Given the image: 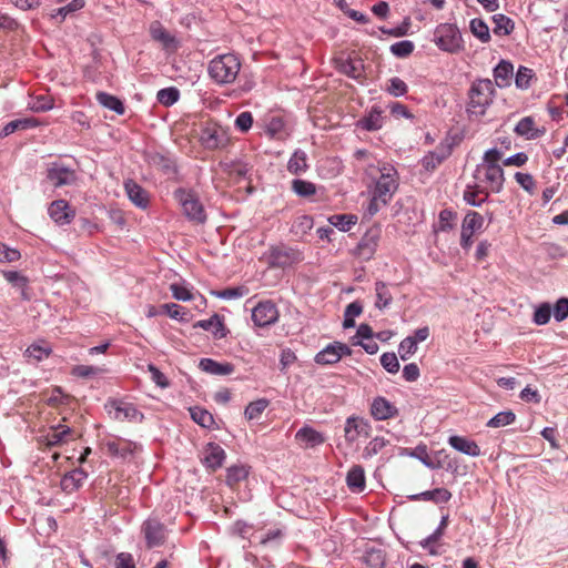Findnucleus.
<instances>
[{
	"instance_id": "1",
	"label": "nucleus",
	"mask_w": 568,
	"mask_h": 568,
	"mask_svg": "<svg viewBox=\"0 0 568 568\" xmlns=\"http://www.w3.org/2000/svg\"><path fill=\"white\" fill-rule=\"evenodd\" d=\"M43 400L49 407L57 409L60 419L55 422V418L49 424V432L44 436L45 444L48 446H54L67 440L71 436V427L69 422V410H73L77 406V400L68 395H64L60 388H53L43 394Z\"/></svg>"
},
{
	"instance_id": "2",
	"label": "nucleus",
	"mask_w": 568,
	"mask_h": 568,
	"mask_svg": "<svg viewBox=\"0 0 568 568\" xmlns=\"http://www.w3.org/2000/svg\"><path fill=\"white\" fill-rule=\"evenodd\" d=\"M367 174L375 180L367 211L371 215L376 214L382 206H385L397 190V173L392 166H383L377 170H369Z\"/></svg>"
},
{
	"instance_id": "3",
	"label": "nucleus",
	"mask_w": 568,
	"mask_h": 568,
	"mask_svg": "<svg viewBox=\"0 0 568 568\" xmlns=\"http://www.w3.org/2000/svg\"><path fill=\"white\" fill-rule=\"evenodd\" d=\"M501 153L498 150H489L485 153L483 162L477 166L474 179L478 186L491 192H499L504 184V172L498 164Z\"/></svg>"
},
{
	"instance_id": "4",
	"label": "nucleus",
	"mask_w": 568,
	"mask_h": 568,
	"mask_svg": "<svg viewBox=\"0 0 568 568\" xmlns=\"http://www.w3.org/2000/svg\"><path fill=\"white\" fill-rule=\"evenodd\" d=\"M495 94L494 83L489 79L473 83L469 91L468 113L470 118L479 119L493 102Z\"/></svg>"
},
{
	"instance_id": "5",
	"label": "nucleus",
	"mask_w": 568,
	"mask_h": 568,
	"mask_svg": "<svg viewBox=\"0 0 568 568\" xmlns=\"http://www.w3.org/2000/svg\"><path fill=\"white\" fill-rule=\"evenodd\" d=\"M240 61L234 54L214 58L209 67L211 77L219 83H231L240 71Z\"/></svg>"
},
{
	"instance_id": "6",
	"label": "nucleus",
	"mask_w": 568,
	"mask_h": 568,
	"mask_svg": "<svg viewBox=\"0 0 568 568\" xmlns=\"http://www.w3.org/2000/svg\"><path fill=\"white\" fill-rule=\"evenodd\" d=\"M200 129V140L207 149L224 148L230 141L229 129L223 128L211 119H202Z\"/></svg>"
},
{
	"instance_id": "7",
	"label": "nucleus",
	"mask_w": 568,
	"mask_h": 568,
	"mask_svg": "<svg viewBox=\"0 0 568 568\" xmlns=\"http://www.w3.org/2000/svg\"><path fill=\"white\" fill-rule=\"evenodd\" d=\"M435 42L437 45L448 52H455L460 48L462 37L459 30L448 23L440 24L436 28Z\"/></svg>"
},
{
	"instance_id": "8",
	"label": "nucleus",
	"mask_w": 568,
	"mask_h": 568,
	"mask_svg": "<svg viewBox=\"0 0 568 568\" xmlns=\"http://www.w3.org/2000/svg\"><path fill=\"white\" fill-rule=\"evenodd\" d=\"M103 448L109 455L123 459L133 456L140 450V446L136 443L118 436H110L105 438L103 442Z\"/></svg>"
},
{
	"instance_id": "9",
	"label": "nucleus",
	"mask_w": 568,
	"mask_h": 568,
	"mask_svg": "<svg viewBox=\"0 0 568 568\" xmlns=\"http://www.w3.org/2000/svg\"><path fill=\"white\" fill-rule=\"evenodd\" d=\"M175 197L180 202L184 214L195 221L203 222L205 219L202 204L196 199L195 194L191 191L179 190L175 192Z\"/></svg>"
},
{
	"instance_id": "10",
	"label": "nucleus",
	"mask_w": 568,
	"mask_h": 568,
	"mask_svg": "<svg viewBox=\"0 0 568 568\" xmlns=\"http://www.w3.org/2000/svg\"><path fill=\"white\" fill-rule=\"evenodd\" d=\"M270 264L274 267L285 268L288 267L302 260V255L298 251L286 247L278 246L274 247L270 254Z\"/></svg>"
},
{
	"instance_id": "11",
	"label": "nucleus",
	"mask_w": 568,
	"mask_h": 568,
	"mask_svg": "<svg viewBox=\"0 0 568 568\" xmlns=\"http://www.w3.org/2000/svg\"><path fill=\"white\" fill-rule=\"evenodd\" d=\"M149 32L152 40L159 42L165 51L172 52L178 49L176 38L160 21L151 22Z\"/></svg>"
},
{
	"instance_id": "12",
	"label": "nucleus",
	"mask_w": 568,
	"mask_h": 568,
	"mask_svg": "<svg viewBox=\"0 0 568 568\" xmlns=\"http://www.w3.org/2000/svg\"><path fill=\"white\" fill-rule=\"evenodd\" d=\"M105 409L109 416L115 420H136L141 417V414L136 410V408L129 403L110 400L105 405Z\"/></svg>"
},
{
	"instance_id": "13",
	"label": "nucleus",
	"mask_w": 568,
	"mask_h": 568,
	"mask_svg": "<svg viewBox=\"0 0 568 568\" xmlns=\"http://www.w3.org/2000/svg\"><path fill=\"white\" fill-rule=\"evenodd\" d=\"M278 311L270 301L258 303L252 311V320L256 326L263 327L276 322Z\"/></svg>"
},
{
	"instance_id": "14",
	"label": "nucleus",
	"mask_w": 568,
	"mask_h": 568,
	"mask_svg": "<svg viewBox=\"0 0 568 568\" xmlns=\"http://www.w3.org/2000/svg\"><path fill=\"white\" fill-rule=\"evenodd\" d=\"M348 353L349 349L346 345L341 343H334L328 345L322 352H320L315 357V362L322 365L335 364L342 358L343 355H346Z\"/></svg>"
},
{
	"instance_id": "15",
	"label": "nucleus",
	"mask_w": 568,
	"mask_h": 568,
	"mask_svg": "<svg viewBox=\"0 0 568 568\" xmlns=\"http://www.w3.org/2000/svg\"><path fill=\"white\" fill-rule=\"evenodd\" d=\"M371 432L369 423L361 417H349L345 424V438L348 442H355L359 436H368Z\"/></svg>"
},
{
	"instance_id": "16",
	"label": "nucleus",
	"mask_w": 568,
	"mask_h": 568,
	"mask_svg": "<svg viewBox=\"0 0 568 568\" xmlns=\"http://www.w3.org/2000/svg\"><path fill=\"white\" fill-rule=\"evenodd\" d=\"M334 63L339 72L351 78L358 79L363 74L364 65L361 59L338 57L334 59Z\"/></svg>"
},
{
	"instance_id": "17",
	"label": "nucleus",
	"mask_w": 568,
	"mask_h": 568,
	"mask_svg": "<svg viewBox=\"0 0 568 568\" xmlns=\"http://www.w3.org/2000/svg\"><path fill=\"white\" fill-rule=\"evenodd\" d=\"M199 367L211 375L226 376L234 372V366L226 362H216L211 358H202L199 363Z\"/></svg>"
},
{
	"instance_id": "18",
	"label": "nucleus",
	"mask_w": 568,
	"mask_h": 568,
	"mask_svg": "<svg viewBox=\"0 0 568 568\" xmlns=\"http://www.w3.org/2000/svg\"><path fill=\"white\" fill-rule=\"evenodd\" d=\"M371 413L375 419L385 420L394 417L397 414V409L384 397H377L372 403Z\"/></svg>"
},
{
	"instance_id": "19",
	"label": "nucleus",
	"mask_w": 568,
	"mask_h": 568,
	"mask_svg": "<svg viewBox=\"0 0 568 568\" xmlns=\"http://www.w3.org/2000/svg\"><path fill=\"white\" fill-rule=\"evenodd\" d=\"M144 537L148 544V547H155L161 545L164 538V530L162 525L154 520H148L143 526Z\"/></svg>"
},
{
	"instance_id": "20",
	"label": "nucleus",
	"mask_w": 568,
	"mask_h": 568,
	"mask_svg": "<svg viewBox=\"0 0 568 568\" xmlns=\"http://www.w3.org/2000/svg\"><path fill=\"white\" fill-rule=\"evenodd\" d=\"M48 179L55 186L72 184L75 180L74 172L61 165H54L49 170Z\"/></svg>"
},
{
	"instance_id": "21",
	"label": "nucleus",
	"mask_w": 568,
	"mask_h": 568,
	"mask_svg": "<svg viewBox=\"0 0 568 568\" xmlns=\"http://www.w3.org/2000/svg\"><path fill=\"white\" fill-rule=\"evenodd\" d=\"M49 214L57 223H68L73 217L74 212L63 200L54 201L49 207Z\"/></svg>"
},
{
	"instance_id": "22",
	"label": "nucleus",
	"mask_w": 568,
	"mask_h": 568,
	"mask_svg": "<svg viewBox=\"0 0 568 568\" xmlns=\"http://www.w3.org/2000/svg\"><path fill=\"white\" fill-rule=\"evenodd\" d=\"M448 443L452 447H454L456 450L462 452L469 456H479L480 455V448L478 445L466 437L462 436H450L448 439Z\"/></svg>"
},
{
	"instance_id": "23",
	"label": "nucleus",
	"mask_w": 568,
	"mask_h": 568,
	"mask_svg": "<svg viewBox=\"0 0 568 568\" xmlns=\"http://www.w3.org/2000/svg\"><path fill=\"white\" fill-rule=\"evenodd\" d=\"M449 154L450 146L442 145L423 159V168L428 172L434 171Z\"/></svg>"
},
{
	"instance_id": "24",
	"label": "nucleus",
	"mask_w": 568,
	"mask_h": 568,
	"mask_svg": "<svg viewBox=\"0 0 568 568\" xmlns=\"http://www.w3.org/2000/svg\"><path fill=\"white\" fill-rule=\"evenodd\" d=\"M125 192L128 197L139 207L145 209L149 203L148 193L135 182L128 181L125 183Z\"/></svg>"
},
{
	"instance_id": "25",
	"label": "nucleus",
	"mask_w": 568,
	"mask_h": 568,
	"mask_svg": "<svg viewBox=\"0 0 568 568\" xmlns=\"http://www.w3.org/2000/svg\"><path fill=\"white\" fill-rule=\"evenodd\" d=\"M514 75V67L508 61H500L494 69L495 82L499 88L508 87Z\"/></svg>"
},
{
	"instance_id": "26",
	"label": "nucleus",
	"mask_w": 568,
	"mask_h": 568,
	"mask_svg": "<svg viewBox=\"0 0 568 568\" xmlns=\"http://www.w3.org/2000/svg\"><path fill=\"white\" fill-rule=\"evenodd\" d=\"M224 457V450L219 445L210 444L204 450V463L212 470L222 465Z\"/></svg>"
},
{
	"instance_id": "27",
	"label": "nucleus",
	"mask_w": 568,
	"mask_h": 568,
	"mask_svg": "<svg viewBox=\"0 0 568 568\" xmlns=\"http://www.w3.org/2000/svg\"><path fill=\"white\" fill-rule=\"evenodd\" d=\"M296 439L305 447H314L324 442L322 434L308 426L301 428L296 433Z\"/></svg>"
},
{
	"instance_id": "28",
	"label": "nucleus",
	"mask_w": 568,
	"mask_h": 568,
	"mask_svg": "<svg viewBox=\"0 0 568 568\" xmlns=\"http://www.w3.org/2000/svg\"><path fill=\"white\" fill-rule=\"evenodd\" d=\"M346 481L353 491H362L365 488L364 469L358 465L353 466L347 474Z\"/></svg>"
},
{
	"instance_id": "29",
	"label": "nucleus",
	"mask_w": 568,
	"mask_h": 568,
	"mask_svg": "<svg viewBox=\"0 0 568 568\" xmlns=\"http://www.w3.org/2000/svg\"><path fill=\"white\" fill-rule=\"evenodd\" d=\"M267 134L275 140H284L288 136L284 120L280 116H272L267 123Z\"/></svg>"
},
{
	"instance_id": "30",
	"label": "nucleus",
	"mask_w": 568,
	"mask_h": 568,
	"mask_svg": "<svg viewBox=\"0 0 568 568\" xmlns=\"http://www.w3.org/2000/svg\"><path fill=\"white\" fill-rule=\"evenodd\" d=\"M358 217L354 214H334L328 217L329 224L342 232L349 231L354 225H356Z\"/></svg>"
},
{
	"instance_id": "31",
	"label": "nucleus",
	"mask_w": 568,
	"mask_h": 568,
	"mask_svg": "<svg viewBox=\"0 0 568 568\" xmlns=\"http://www.w3.org/2000/svg\"><path fill=\"white\" fill-rule=\"evenodd\" d=\"M487 194L488 190L478 186V183L475 181L474 185H469L464 192V199L471 205H480L486 200Z\"/></svg>"
},
{
	"instance_id": "32",
	"label": "nucleus",
	"mask_w": 568,
	"mask_h": 568,
	"mask_svg": "<svg viewBox=\"0 0 568 568\" xmlns=\"http://www.w3.org/2000/svg\"><path fill=\"white\" fill-rule=\"evenodd\" d=\"M2 275L6 277V280L17 288L19 294L22 297H27V286H28V280L24 275H22L20 272L16 271H2Z\"/></svg>"
},
{
	"instance_id": "33",
	"label": "nucleus",
	"mask_w": 568,
	"mask_h": 568,
	"mask_svg": "<svg viewBox=\"0 0 568 568\" xmlns=\"http://www.w3.org/2000/svg\"><path fill=\"white\" fill-rule=\"evenodd\" d=\"M307 169V158L305 152L297 150L294 152V154L291 156L287 170L295 175H300L304 173Z\"/></svg>"
},
{
	"instance_id": "34",
	"label": "nucleus",
	"mask_w": 568,
	"mask_h": 568,
	"mask_svg": "<svg viewBox=\"0 0 568 568\" xmlns=\"http://www.w3.org/2000/svg\"><path fill=\"white\" fill-rule=\"evenodd\" d=\"M484 225V219L477 212H469L466 214L463 222V231H465L466 236L474 235L476 231H479Z\"/></svg>"
},
{
	"instance_id": "35",
	"label": "nucleus",
	"mask_w": 568,
	"mask_h": 568,
	"mask_svg": "<svg viewBox=\"0 0 568 568\" xmlns=\"http://www.w3.org/2000/svg\"><path fill=\"white\" fill-rule=\"evenodd\" d=\"M195 327H201L205 331H211L219 338L225 336V329L222 320L219 315H214L207 321L197 322L195 324Z\"/></svg>"
},
{
	"instance_id": "36",
	"label": "nucleus",
	"mask_w": 568,
	"mask_h": 568,
	"mask_svg": "<svg viewBox=\"0 0 568 568\" xmlns=\"http://www.w3.org/2000/svg\"><path fill=\"white\" fill-rule=\"evenodd\" d=\"M51 353V348L45 342H40L32 344L28 349L26 351V356L29 361H36L40 362L43 358H47Z\"/></svg>"
},
{
	"instance_id": "37",
	"label": "nucleus",
	"mask_w": 568,
	"mask_h": 568,
	"mask_svg": "<svg viewBox=\"0 0 568 568\" xmlns=\"http://www.w3.org/2000/svg\"><path fill=\"white\" fill-rule=\"evenodd\" d=\"M377 246V235L367 233L358 244V255L364 258H369Z\"/></svg>"
},
{
	"instance_id": "38",
	"label": "nucleus",
	"mask_w": 568,
	"mask_h": 568,
	"mask_svg": "<svg viewBox=\"0 0 568 568\" xmlns=\"http://www.w3.org/2000/svg\"><path fill=\"white\" fill-rule=\"evenodd\" d=\"M106 369L101 366L77 365L72 368V375L82 378H93L104 374Z\"/></svg>"
},
{
	"instance_id": "39",
	"label": "nucleus",
	"mask_w": 568,
	"mask_h": 568,
	"mask_svg": "<svg viewBox=\"0 0 568 568\" xmlns=\"http://www.w3.org/2000/svg\"><path fill=\"white\" fill-rule=\"evenodd\" d=\"M493 22H494L493 31L497 36H507L514 29L513 21L504 14H495L493 17Z\"/></svg>"
},
{
	"instance_id": "40",
	"label": "nucleus",
	"mask_w": 568,
	"mask_h": 568,
	"mask_svg": "<svg viewBox=\"0 0 568 568\" xmlns=\"http://www.w3.org/2000/svg\"><path fill=\"white\" fill-rule=\"evenodd\" d=\"M248 476V469L245 466H234L229 469L227 484L235 488L240 486L242 481H245Z\"/></svg>"
},
{
	"instance_id": "41",
	"label": "nucleus",
	"mask_w": 568,
	"mask_h": 568,
	"mask_svg": "<svg viewBox=\"0 0 568 568\" xmlns=\"http://www.w3.org/2000/svg\"><path fill=\"white\" fill-rule=\"evenodd\" d=\"M471 33L481 42L486 43L490 40L488 26L481 19H473L469 23Z\"/></svg>"
},
{
	"instance_id": "42",
	"label": "nucleus",
	"mask_w": 568,
	"mask_h": 568,
	"mask_svg": "<svg viewBox=\"0 0 568 568\" xmlns=\"http://www.w3.org/2000/svg\"><path fill=\"white\" fill-rule=\"evenodd\" d=\"M515 131L527 139H534L538 135V129L531 118L521 119L516 125Z\"/></svg>"
},
{
	"instance_id": "43",
	"label": "nucleus",
	"mask_w": 568,
	"mask_h": 568,
	"mask_svg": "<svg viewBox=\"0 0 568 568\" xmlns=\"http://www.w3.org/2000/svg\"><path fill=\"white\" fill-rule=\"evenodd\" d=\"M192 419L204 428H210L214 424L213 416L210 412L200 407L190 408Z\"/></svg>"
},
{
	"instance_id": "44",
	"label": "nucleus",
	"mask_w": 568,
	"mask_h": 568,
	"mask_svg": "<svg viewBox=\"0 0 568 568\" xmlns=\"http://www.w3.org/2000/svg\"><path fill=\"white\" fill-rule=\"evenodd\" d=\"M83 6H84V0H73L68 6L54 10L52 12L51 17L57 22H62L69 13H72V12H75V11L82 9Z\"/></svg>"
},
{
	"instance_id": "45",
	"label": "nucleus",
	"mask_w": 568,
	"mask_h": 568,
	"mask_svg": "<svg viewBox=\"0 0 568 568\" xmlns=\"http://www.w3.org/2000/svg\"><path fill=\"white\" fill-rule=\"evenodd\" d=\"M268 402L266 399H257L252 402L245 409V417L248 420H257L266 409Z\"/></svg>"
},
{
	"instance_id": "46",
	"label": "nucleus",
	"mask_w": 568,
	"mask_h": 568,
	"mask_svg": "<svg viewBox=\"0 0 568 568\" xmlns=\"http://www.w3.org/2000/svg\"><path fill=\"white\" fill-rule=\"evenodd\" d=\"M375 291H376V302H375L376 307H378L379 310H383V308L389 306V304L393 300V296L389 293V290L386 286V284L377 283Z\"/></svg>"
},
{
	"instance_id": "47",
	"label": "nucleus",
	"mask_w": 568,
	"mask_h": 568,
	"mask_svg": "<svg viewBox=\"0 0 568 568\" xmlns=\"http://www.w3.org/2000/svg\"><path fill=\"white\" fill-rule=\"evenodd\" d=\"M170 290L173 297L178 301L186 302L195 298V294L185 285L172 283Z\"/></svg>"
},
{
	"instance_id": "48",
	"label": "nucleus",
	"mask_w": 568,
	"mask_h": 568,
	"mask_svg": "<svg viewBox=\"0 0 568 568\" xmlns=\"http://www.w3.org/2000/svg\"><path fill=\"white\" fill-rule=\"evenodd\" d=\"M417 344L416 338L406 337L402 341L398 353L403 361H407L412 355L416 353Z\"/></svg>"
},
{
	"instance_id": "49",
	"label": "nucleus",
	"mask_w": 568,
	"mask_h": 568,
	"mask_svg": "<svg viewBox=\"0 0 568 568\" xmlns=\"http://www.w3.org/2000/svg\"><path fill=\"white\" fill-rule=\"evenodd\" d=\"M293 190L300 196L308 197L315 194L316 187L313 183L304 180H294Z\"/></svg>"
},
{
	"instance_id": "50",
	"label": "nucleus",
	"mask_w": 568,
	"mask_h": 568,
	"mask_svg": "<svg viewBox=\"0 0 568 568\" xmlns=\"http://www.w3.org/2000/svg\"><path fill=\"white\" fill-rule=\"evenodd\" d=\"M515 418L516 416L513 412H501L497 414L495 417H493L487 425L494 428L504 427L506 425L511 424L515 420Z\"/></svg>"
},
{
	"instance_id": "51",
	"label": "nucleus",
	"mask_w": 568,
	"mask_h": 568,
	"mask_svg": "<svg viewBox=\"0 0 568 568\" xmlns=\"http://www.w3.org/2000/svg\"><path fill=\"white\" fill-rule=\"evenodd\" d=\"M534 78V72L531 69L526 67H520L516 73V85L519 89H527L530 84L531 79Z\"/></svg>"
},
{
	"instance_id": "52",
	"label": "nucleus",
	"mask_w": 568,
	"mask_h": 568,
	"mask_svg": "<svg viewBox=\"0 0 568 568\" xmlns=\"http://www.w3.org/2000/svg\"><path fill=\"white\" fill-rule=\"evenodd\" d=\"M98 101L110 110L123 113V105L120 100L106 93H98Z\"/></svg>"
},
{
	"instance_id": "53",
	"label": "nucleus",
	"mask_w": 568,
	"mask_h": 568,
	"mask_svg": "<svg viewBox=\"0 0 568 568\" xmlns=\"http://www.w3.org/2000/svg\"><path fill=\"white\" fill-rule=\"evenodd\" d=\"M179 99V91L174 88H168L158 92V101L163 105H172Z\"/></svg>"
},
{
	"instance_id": "54",
	"label": "nucleus",
	"mask_w": 568,
	"mask_h": 568,
	"mask_svg": "<svg viewBox=\"0 0 568 568\" xmlns=\"http://www.w3.org/2000/svg\"><path fill=\"white\" fill-rule=\"evenodd\" d=\"M386 445V440L382 437H375L372 439L363 452L364 458H371L372 456L378 454Z\"/></svg>"
},
{
	"instance_id": "55",
	"label": "nucleus",
	"mask_w": 568,
	"mask_h": 568,
	"mask_svg": "<svg viewBox=\"0 0 568 568\" xmlns=\"http://www.w3.org/2000/svg\"><path fill=\"white\" fill-rule=\"evenodd\" d=\"M386 90L390 94H393L395 97H399V95H403V94H405L407 92V85L399 78H392V79H389L387 81Z\"/></svg>"
},
{
	"instance_id": "56",
	"label": "nucleus",
	"mask_w": 568,
	"mask_h": 568,
	"mask_svg": "<svg viewBox=\"0 0 568 568\" xmlns=\"http://www.w3.org/2000/svg\"><path fill=\"white\" fill-rule=\"evenodd\" d=\"M414 50V43L410 41L396 42L390 47V52L399 58L409 55Z\"/></svg>"
},
{
	"instance_id": "57",
	"label": "nucleus",
	"mask_w": 568,
	"mask_h": 568,
	"mask_svg": "<svg viewBox=\"0 0 568 568\" xmlns=\"http://www.w3.org/2000/svg\"><path fill=\"white\" fill-rule=\"evenodd\" d=\"M442 537V528H438L433 535L422 541V547L429 551L432 555H438L436 544Z\"/></svg>"
},
{
	"instance_id": "58",
	"label": "nucleus",
	"mask_w": 568,
	"mask_h": 568,
	"mask_svg": "<svg viewBox=\"0 0 568 568\" xmlns=\"http://www.w3.org/2000/svg\"><path fill=\"white\" fill-rule=\"evenodd\" d=\"M280 535H281V530L280 529L270 530V532H267L266 535L263 534V532L255 531L254 534H252L250 536V541L251 542L266 544V542L271 541L272 539H275V538L280 537Z\"/></svg>"
},
{
	"instance_id": "59",
	"label": "nucleus",
	"mask_w": 568,
	"mask_h": 568,
	"mask_svg": "<svg viewBox=\"0 0 568 568\" xmlns=\"http://www.w3.org/2000/svg\"><path fill=\"white\" fill-rule=\"evenodd\" d=\"M381 363L383 367L389 373H396L399 369V363L395 354L386 353L382 355Z\"/></svg>"
},
{
	"instance_id": "60",
	"label": "nucleus",
	"mask_w": 568,
	"mask_h": 568,
	"mask_svg": "<svg viewBox=\"0 0 568 568\" xmlns=\"http://www.w3.org/2000/svg\"><path fill=\"white\" fill-rule=\"evenodd\" d=\"M253 124V116L250 112H242L235 119V126L242 132H247Z\"/></svg>"
},
{
	"instance_id": "61",
	"label": "nucleus",
	"mask_w": 568,
	"mask_h": 568,
	"mask_svg": "<svg viewBox=\"0 0 568 568\" xmlns=\"http://www.w3.org/2000/svg\"><path fill=\"white\" fill-rule=\"evenodd\" d=\"M170 308H171V312H170L169 316L171 318L180 321V322H189L190 312L184 306L173 303Z\"/></svg>"
},
{
	"instance_id": "62",
	"label": "nucleus",
	"mask_w": 568,
	"mask_h": 568,
	"mask_svg": "<svg viewBox=\"0 0 568 568\" xmlns=\"http://www.w3.org/2000/svg\"><path fill=\"white\" fill-rule=\"evenodd\" d=\"M550 306L548 304H544L536 310L534 314V321L539 325L546 324L550 318Z\"/></svg>"
},
{
	"instance_id": "63",
	"label": "nucleus",
	"mask_w": 568,
	"mask_h": 568,
	"mask_svg": "<svg viewBox=\"0 0 568 568\" xmlns=\"http://www.w3.org/2000/svg\"><path fill=\"white\" fill-rule=\"evenodd\" d=\"M568 315V300L561 298L557 302L554 316L557 321H562Z\"/></svg>"
},
{
	"instance_id": "64",
	"label": "nucleus",
	"mask_w": 568,
	"mask_h": 568,
	"mask_svg": "<svg viewBox=\"0 0 568 568\" xmlns=\"http://www.w3.org/2000/svg\"><path fill=\"white\" fill-rule=\"evenodd\" d=\"M115 568H135L130 554H120L115 559Z\"/></svg>"
}]
</instances>
